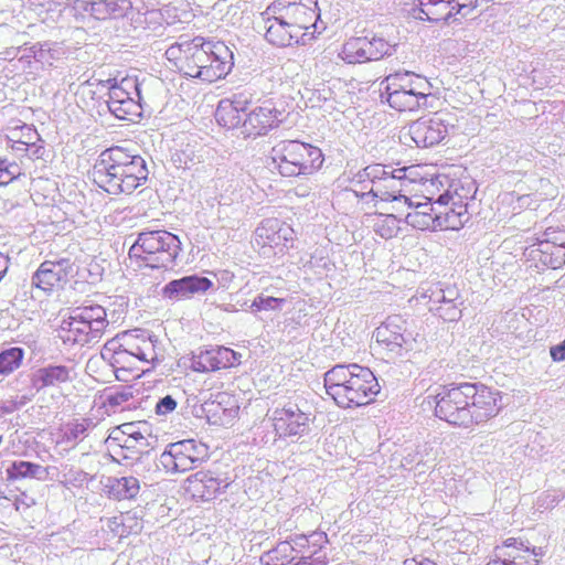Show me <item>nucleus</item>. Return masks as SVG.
Returning a JSON list of instances; mask_svg holds the SVG:
<instances>
[{
    "mask_svg": "<svg viewBox=\"0 0 565 565\" xmlns=\"http://www.w3.org/2000/svg\"><path fill=\"white\" fill-rule=\"evenodd\" d=\"M425 399L429 405L435 404L438 418L463 428L493 418L501 408L500 393L480 383L439 386Z\"/></svg>",
    "mask_w": 565,
    "mask_h": 565,
    "instance_id": "nucleus-1",
    "label": "nucleus"
},
{
    "mask_svg": "<svg viewBox=\"0 0 565 565\" xmlns=\"http://www.w3.org/2000/svg\"><path fill=\"white\" fill-rule=\"evenodd\" d=\"M146 160L122 147H111L100 152L89 175L105 192L131 194L148 180Z\"/></svg>",
    "mask_w": 565,
    "mask_h": 565,
    "instance_id": "nucleus-2",
    "label": "nucleus"
},
{
    "mask_svg": "<svg viewBox=\"0 0 565 565\" xmlns=\"http://www.w3.org/2000/svg\"><path fill=\"white\" fill-rule=\"evenodd\" d=\"M327 394L340 407H358L369 404L380 393L379 382L365 366L338 364L324 374Z\"/></svg>",
    "mask_w": 565,
    "mask_h": 565,
    "instance_id": "nucleus-3",
    "label": "nucleus"
},
{
    "mask_svg": "<svg viewBox=\"0 0 565 565\" xmlns=\"http://www.w3.org/2000/svg\"><path fill=\"white\" fill-rule=\"evenodd\" d=\"M413 167L393 169L383 164H371L360 170L352 179V184L359 186L361 193L354 190L356 196L369 200L393 201L412 206L413 201L407 196L408 185L414 182L408 172Z\"/></svg>",
    "mask_w": 565,
    "mask_h": 565,
    "instance_id": "nucleus-4",
    "label": "nucleus"
},
{
    "mask_svg": "<svg viewBox=\"0 0 565 565\" xmlns=\"http://www.w3.org/2000/svg\"><path fill=\"white\" fill-rule=\"evenodd\" d=\"M233 64V54L224 43L205 42L196 36L185 45L180 71L185 76L213 83L225 77Z\"/></svg>",
    "mask_w": 565,
    "mask_h": 565,
    "instance_id": "nucleus-5",
    "label": "nucleus"
},
{
    "mask_svg": "<svg viewBox=\"0 0 565 565\" xmlns=\"http://www.w3.org/2000/svg\"><path fill=\"white\" fill-rule=\"evenodd\" d=\"M381 86L382 99L385 98L390 107L397 111H415L429 107L428 99L431 95V84L412 72H396L386 76Z\"/></svg>",
    "mask_w": 565,
    "mask_h": 565,
    "instance_id": "nucleus-6",
    "label": "nucleus"
},
{
    "mask_svg": "<svg viewBox=\"0 0 565 565\" xmlns=\"http://www.w3.org/2000/svg\"><path fill=\"white\" fill-rule=\"evenodd\" d=\"M181 241L168 231L140 232L129 249V257L152 269H170L181 253Z\"/></svg>",
    "mask_w": 565,
    "mask_h": 565,
    "instance_id": "nucleus-7",
    "label": "nucleus"
},
{
    "mask_svg": "<svg viewBox=\"0 0 565 565\" xmlns=\"http://www.w3.org/2000/svg\"><path fill=\"white\" fill-rule=\"evenodd\" d=\"M271 161L282 177L310 175L323 163L321 149L298 140H282L271 149Z\"/></svg>",
    "mask_w": 565,
    "mask_h": 565,
    "instance_id": "nucleus-8",
    "label": "nucleus"
},
{
    "mask_svg": "<svg viewBox=\"0 0 565 565\" xmlns=\"http://www.w3.org/2000/svg\"><path fill=\"white\" fill-rule=\"evenodd\" d=\"M99 85L108 90L107 108L116 118L135 121L141 117L142 98L137 78L125 77L119 83L107 79Z\"/></svg>",
    "mask_w": 565,
    "mask_h": 565,
    "instance_id": "nucleus-9",
    "label": "nucleus"
},
{
    "mask_svg": "<svg viewBox=\"0 0 565 565\" xmlns=\"http://www.w3.org/2000/svg\"><path fill=\"white\" fill-rule=\"evenodd\" d=\"M209 458V447L194 439L169 444L158 458V466L169 473H182L199 467Z\"/></svg>",
    "mask_w": 565,
    "mask_h": 565,
    "instance_id": "nucleus-10",
    "label": "nucleus"
},
{
    "mask_svg": "<svg viewBox=\"0 0 565 565\" xmlns=\"http://www.w3.org/2000/svg\"><path fill=\"white\" fill-rule=\"evenodd\" d=\"M395 45L377 36H359L349 39L342 46L340 57L348 64L379 61L391 56Z\"/></svg>",
    "mask_w": 565,
    "mask_h": 565,
    "instance_id": "nucleus-11",
    "label": "nucleus"
},
{
    "mask_svg": "<svg viewBox=\"0 0 565 565\" xmlns=\"http://www.w3.org/2000/svg\"><path fill=\"white\" fill-rule=\"evenodd\" d=\"M122 341V348H127L136 364L140 366V372L145 373L154 367L160 362V353L157 348V338L146 331L131 330L119 334Z\"/></svg>",
    "mask_w": 565,
    "mask_h": 565,
    "instance_id": "nucleus-12",
    "label": "nucleus"
},
{
    "mask_svg": "<svg viewBox=\"0 0 565 565\" xmlns=\"http://www.w3.org/2000/svg\"><path fill=\"white\" fill-rule=\"evenodd\" d=\"M468 195H461L455 190V195L450 190L440 194L436 199L439 211L436 213L438 230L461 228L469 221Z\"/></svg>",
    "mask_w": 565,
    "mask_h": 565,
    "instance_id": "nucleus-13",
    "label": "nucleus"
},
{
    "mask_svg": "<svg viewBox=\"0 0 565 565\" xmlns=\"http://www.w3.org/2000/svg\"><path fill=\"white\" fill-rule=\"evenodd\" d=\"M232 480L226 473L200 470L185 480V491L195 500L210 501L230 487Z\"/></svg>",
    "mask_w": 565,
    "mask_h": 565,
    "instance_id": "nucleus-14",
    "label": "nucleus"
},
{
    "mask_svg": "<svg viewBox=\"0 0 565 565\" xmlns=\"http://www.w3.org/2000/svg\"><path fill=\"white\" fill-rule=\"evenodd\" d=\"M449 127L444 115L436 113L413 121L408 127V135L417 147L429 148L440 143L448 136Z\"/></svg>",
    "mask_w": 565,
    "mask_h": 565,
    "instance_id": "nucleus-15",
    "label": "nucleus"
},
{
    "mask_svg": "<svg viewBox=\"0 0 565 565\" xmlns=\"http://www.w3.org/2000/svg\"><path fill=\"white\" fill-rule=\"evenodd\" d=\"M270 420L275 437L287 438L306 434L310 418L297 404L288 403L281 408H276Z\"/></svg>",
    "mask_w": 565,
    "mask_h": 565,
    "instance_id": "nucleus-16",
    "label": "nucleus"
},
{
    "mask_svg": "<svg viewBox=\"0 0 565 565\" xmlns=\"http://www.w3.org/2000/svg\"><path fill=\"white\" fill-rule=\"evenodd\" d=\"M119 335L107 341L102 349L100 355L114 370L119 381H128V376L139 377L142 373L136 364L127 348H122Z\"/></svg>",
    "mask_w": 565,
    "mask_h": 565,
    "instance_id": "nucleus-17",
    "label": "nucleus"
},
{
    "mask_svg": "<svg viewBox=\"0 0 565 565\" xmlns=\"http://www.w3.org/2000/svg\"><path fill=\"white\" fill-rule=\"evenodd\" d=\"M294 236L295 232L288 224L278 218H266L255 230L254 244L263 249L279 247L282 250L294 242Z\"/></svg>",
    "mask_w": 565,
    "mask_h": 565,
    "instance_id": "nucleus-18",
    "label": "nucleus"
},
{
    "mask_svg": "<svg viewBox=\"0 0 565 565\" xmlns=\"http://www.w3.org/2000/svg\"><path fill=\"white\" fill-rule=\"evenodd\" d=\"M373 337L384 350L399 354L411 333H407V322L403 317L391 316L375 329Z\"/></svg>",
    "mask_w": 565,
    "mask_h": 565,
    "instance_id": "nucleus-19",
    "label": "nucleus"
},
{
    "mask_svg": "<svg viewBox=\"0 0 565 565\" xmlns=\"http://www.w3.org/2000/svg\"><path fill=\"white\" fill-rule=\"evenodd\" d=\"M242 354L226 347H215L193 356L192 369L196 372H211L234 367L241 364Z\"/></svg>",
    "mask_w": 565,
    "mask_h": 565,
    "instance_id": "nucleus-20",
    "label": "nucleus"
},
{
    "mask_svg": "<svg viewBox=\"0 0 565 565\" xmlns=\"http://www.w3.org/2000/svg\"><path fill=\"white\" fill-rule=\"evenodd\" d=\"M282 113L277 110L270 103L257 106L246 111L243 121V134L246 136H262L277 127L282 121Z\"/></svg>",
    "mask_w": 565,
    "mask_h": 565,
    "instance_id": "nucleus-21",
    "label": "nucleus"
},
{
    "mask_svg": "<svg viewBox=\"0 0 565 565\" xmlns=\"http://www.w3.org/2000/svg\"><path fill=\"white\" fill-rule=\"evenodd\" d=\"M213 281L204 276L189 275L169 281L162 289L164 298L171 300L190 299L203 295L213 287Z\"/></svg>",
    "mask_w": 565,
    "mask_h": 565,
    "instance_id": "nucleus-22",
    "label": "nucleus"
},
{
    "mask_svg": "<svg viewBox=\"0 0 565 565\" xmlns=\"http://www.w3.org/2000/svg\"><path fill=\"white\" fill-rule=\"evenodd\" d=\"M71 269L68 259L63 258L58 262L46 260L33 274L32 286L43 291H50L66 280Z\"/></svg>",
    "mask_w": 565,
    "mask_h": 565,
    "instance_id": "nucleus-23",
    "label": "nucleus"
},
{
    "mask_svg": "<svg viewBox=\"0 0 565 565\" xmlns=\"http://www.w3.org/2000/svg\"><path fill=\"white\" fill-rule=\"evenodd\" d=\"M74 8L89 13L96 20H106L124 17L131 3L129 0H76Z\"/></svg>",
    "mask_w": 565,
    "mask_h": 565,
    "instance_id": "nucleus-24",
    "label": "nucleus"
},
{
    "mask_svg": "<svg viewBox=\"0 0 565 565\" xmlns=\"http://www.w3.org/2000/svg\"><path fill=\"white\" fill-rule=\"evenodd\" d=\"M58 338L64 344H78L83 347L88 343L97 342L102 337L94 331V328L88 327L72 313L67 320L62 321Z\"/></svg>",
    "mask_w": 565,
    "mask_h": 565,
    "instance_id": "nucleus-25",
    "label": "nucleus"
},
{
    "mask_svg": "<svg viewBox=\"0 0 565 565\" xmlns=\"http://www.w3.org/2000/svg\"><path fill=\"white\" fill-rule=\"evenodd\" d=\"M526 255L540 270L558 269L565 265V246L534 243Z\"/></svg>",
    "mask_w": 565,
    "mask_h": 565,
    "instance_id": "nucleus-26",
    "label": "nucleus"
},
{
    "mask_svg": "<svg viewBox=\"0 0 565 565\" xmlns=\"http://www.w3.org/2000/svg\"><path fill=\"white\" fill-rule=\"evenodd\" d=\"M412 14L417 20L434 23L457 21L449 0H419L418 6L412 9Z\"/></svg>",
    "mask_w": 565,
    "mask_h": 565,
    "instance_id": "nucleus-27",
    "label": "nucleus"
},
{
    "mask_svg": "<svg viewBox=\"0 0 565 565\" xmlns=\"http://www.w3.org/2000/svg\"><path fill=\"white\" fill-rule=\"evenodd\" d=\"M547 183V180L535 175H530L526 181L520 182L516 185L518 191L507 194L511 201H513L514 198L516 199L518 206H514L513 210L535 209L539 205V202L545 199L542 193H539V190Z\"/></svg>",
    "mask_w": 565,
    "mask_h": 565,
    "instance_id": "nucleus-28",
    "label": "nucleus"
},
{
    "mask_svg": "<svg viewBox=\"0 0 565 565\" xmlns=\"http://www.w3.org/2000/svg\"><path fill=\"white\" fill-rule=\"evenodd\" d=\"M73 313L88 327L94 328V331L100 337L109 323L115 322L119 318V316L116 317V310L109 311L105 307L95 303L78 307Z\"/></svg>",
    "mask_w": 565,
    "mask_h": 565,
    "instance_id": "nucleus-29",
    "label": "nucleus"
},
{
    "mask_svg": "<svg viewBox=\"0 0 565 565\" xmlns=\"http://www.w3.org/2000/svg\"><path fill=\"white\" fill-rule=\"evenodd\" d=\"M34 395L45 387H55L72 381V370L65 365H47L36 370L31 376Z\"/></svg>",
    "mask_w": 565,
    "mask_h": 565,
    "instance_id": "nucleus-30",
    "label": "nucleus"
},
{
    "mask_svg": "<svg viewBox=\"0 0 565 565\" xmlns=\"http://www.w3.org/2000/svg\"><path fill=\"white\" fill-rule=\"evenodd\" d=\"M266 40L273 45L279 47L290 46L299 42L301 38L290 23L280 14L279 17L268 18L266 20Z\"/></svg>",
    "mask_w": 565,
    "mask_h": 565,
    "instance_id": "nucleus-31",
    "label": "nucleus"
},
{
    "mask_svg": "<svg viewBox=\"0 0 565 565\" xmlns=\"http://www.w3.org/2000/svg\"><path fill=\"white\" fill-rule=\"evenodd\" d=\"M247 102L238 97L234 99H222L215 110V119L220 126L226 129H234L243 126Z\"/></svg>",
    "mask_w": 565,
    "mask_h": 565,
    "instance_id": "nucleus-32",
    "label": "nucleus"
},
{
    "mask_svg": "<svg viewBox=\"0 0 565 565\" xmlns=\"http://www.w3.org/2000/svg\"><path fill=\"white\" fill-rule=\"evenodd\" d=\"M522 545V540L515 537L507 539L502 545L495 546L494 558L486 565H539L535 558L525 557L518 548Z\"/></svg>",
    "mask_w": 565,
    "mask_h": 565,
    "instance_id": "nucleus-33",
    "label": "nucleus"
},
{
    "mask_svg": "<svg viewBox=\"0 0 565 565\" xmlns=\"http://www.w3.org/2000/svg\"><path fill=\"white\" fill-rule=\"evenodd\" d=\"M139 491V480L132 476L108 477L105 482V492L108 498L114 500L121 501L135 499Z\"/></svg>",
    "mask_w": 565,
    "mask_h": 565,
    "instance_id": "nucleus-34",
    "label": "nucleus"
},
{
    "mask_svg": "<svg viewBox=\"0 0 565 565\" xmlns=\"http://www.w3.org/2000/svg\"><path fill=\"white\" fill-rule=\"evenodd\" d=\"M281 14L300 36L305 34L303 30H307L317 17L315 8L302 3H289Z\"/></svg>",
    "mask_w": 565,
    "mask_h": 565,
    "instance_id": "nucleus-35",
    "label": "nucleus"
},
{
    "mask_svg": "<svg viewBox=\"0 0 565 565\" xmlns=\"http://www.w3.org/2000/svg\"><path fill=\"white\" fill-rule=\"evenodd\" d=\"M93 426L94 423L89 418L70 422L62 428L61 437L56 444L66 445L73 448L78 443L84 440V438L87 436L88 429Z\"/></svg>",
    "mask_w": 565,
    "mask_h": 565,
    "instance_id": "nucleus-36",
    "label": "nucleus"
},
{
    "mask_svg": "<svg viewBox=\"0 0 565 565\" xmlns=\"http://www.w3.org/2000/svg\"><path fill=\"white\" fill-rule=\"evenodd\" d=\"M294 559L292 547L286 540L278 542L260 556L263 565H285Z\"/></svg>",
    "mask_w": 565,
    "mask_h": 565,
    "instance_id": "nucleus-37",
    "label": "nucleus"
},
{
    "mask_svg": "<svg viewBox=\"0 0 565 565\" xmlns=\"http://www.w3.org/2000/svg\"><path fill=\"white\" fill-rule=\"evenodd\" d=\"M134 21L152 35H162L166 30L163 14L160 10H147L143 13H138Z\"/></svg>",
    "mask_w": 565,
    "mask_h": 565,
    "instance_id": "nucleus-38",
    "label": "nucleus"
},
{
    "mask_svg": "<svg viewBox=\"0 0 565 565\" xmlns=\"http://www.w3.org/2000/svg\"><path fill=\"white\" fill-rule=\"evenodd\" d=\"M44 472L45 468L42 466L23 460L13 461L7 469L8 478L13 480L23 478H35L41 480L43 479Z\"/></svg>",
    "mask_w": 565,
    "mask_h": 565,
    "instance_id": "nucleus-39",
    "label": "nucleus"
},
{
    "mask_svg": "<svg viewBox=\"0 0 565 565\" xmlns=\"http://www.w3.org/2000/svg\"><path fill=\"white\" fill-rule=\"evenodd\" d=\"M373 230L382 238H392L399 231V220L393 214H379L373 220Z\"/></svg>",
    "mask_w": 565,
    "mask_h": 565,
    "instance_id": "nucleus-40",
    "label": "nucleus"
},
{
    "mask_svg": "<svg viewBox=\"0 0 565 565\" xmlns=\"http://www.w3.org/2000/svg\"><path fill=\"white\" fill-rule=\"evenodd\" d=\"M23 356V349L18 347L0 352V374L8 375L17 370L21 365Z\"/></svg>",
    "mask_w": 565,
    "mask_h": 565,
    "instance_id": "nucleus-41",
    "label": "nucleus"
},
{
    "mask_svg": "<svg viewBox=\"0 0 565 565\" xmlns=\"http://www.w3.org/2000/svg\"><path fill=\"white\" fill-rule=\"evenodd\" d=\"M405 222L414 228L425 230H438L436 214L428 212H415L411 211L405 215Z\"/></svg>",
    "mask_w": 565,
    "mask_h": 565,
    "instance_id": "nucleus-42",
    "label": "nucleus"
},
{
    "mask_svg": "<svg viewBox=\"0 0 565 565\" xmlns=\"http://www.w3.org/2000/svg\"><path fill=\"white\" fill-rule=\"evenodd\" d=\"M536 243L550 244L556 246H565V226L564 225H548L544 228L542 234L536 238Z\"/></svg>",
    "mask_w": 565,
    "mask_h": 565,
    "instance_id": "nucleus-43",
    "label": "nucleus"
},
{
    "mask_svg": "<svg viewBox=\"0 0 565 565\" xmlns=\"http://www.w3.org/2000/svg\"><path fill=\"white\" fill-rule=\"evenodd\" d=\"M132 396L131 387L122 386L106 393L104 404L115 412L117 407L124 406Z\"/></svg>",
    "mask_w": 565,
    "mask_h": 565,
    "instance_id": "nucleus-44",
    "label": "nucleus"
},
{
    "mask_svg": "<svg viewBox=\"0 0 565 565\" xmlns=\"http://www.w3.org/2000/svg\"><path fill=\"white\" fill-rule=\"evenodd\" d=\"M462 302L458 299L451 301L450 303H444L439 306H430L429 309L431 311H436L438 316L445 321H458L461 317L460 305Z\"/></svg>",
    "mask_w": 565,
    "mask_h": 565,
    "instance_id": "nucleus-45",
    "label": "nucleus"
},
{
    "mask_svg": "<svg viewBox=\"0 0 565 565\" xmlns=\"http://www.w3.org/2000/svg\"><path fill=\"white\" fill-rule=\"evenodd\" d=\"M34 397L33 390H28L21 396L12 397L11 399L0 401V417L7 414H11L14 411L24 406L28 402H30Z\"/></svg>",
    "mask_w": 565,
    "mask_h": 565,
    "instance_id": "nucleus-46",
    "label": "nucleus"
},
{
    "mask_svg": "<svg viewBox=\"0 0 565 565\" xmlns=\"http://www.w3.org/2000/svg\"><path fill=\"white\" fill-rule=\"evenodd\" d=\"M459 299V291L455 287L438 288L431 292L429 297L430 306H439L444 303H450L451 301Z\"/></svg>",
    "mask_w": 565,
    "mask_h": 565,
    "instance_id": "nucleus-47",
    "label": "nucleus"
},
{
    "mask_svg": "<svg viewBox=\"0 0 565 565\" xmlns=\"http://www.w3.org/2000/svg\"><path fill=\"white\" fill-rule=\"evenodd\" d=\"M564 495L556 491H546L537 497L535 502V509L539 512H544L546 510H551L555 508L562 500Z\"/></svg>",
    "mask_w": 565,
    "mask_h": 565,
    "instance_id": "nucleus-48",
    "label": "nucleus"
},
{
    "mask_svg": "<svg viewBox=\"0 0 565 565\" xmlns=\"http://www.w3.org/2000/svg\"><path fill=\"white\" fill-rule=\"evenodd\" d=\"M284 302L282 298L259 295L253 300L250 308L253 311L279 310Z\"/></svg>",
    "mask_w": 565,
    "mask_h": 565,
    "instance_id": "nucleus-49",
    "label": "nucleus"
},
{
    "mask_svg": "<svg viewBox=\"0 0 565 565\" xmlns=\"http://www.w3.org/2000/svg\"><path fill=\"white\" fill-rule=\"evenodd\" d=\"M478 7V0H452L451 8L455 18L459 14L462 18L467 17L473 9Z\"/></svg>",
    "mask_w": 565,
    "mask_h": 565,
    "instance_id": "nucleus-50",
    "label": "nucleus"
},
{
    "mask_svg": "<svg viewBox=\"0 0 565 565\" xmlns=\"http://www.w3.org/2000/svg\"><path fill=\"white\" fill-rule=\"evenodd\" d=\"M177 401L171 395H166L164 397H161L154 407V412L159 416H166L168 414H171L177 408Z\"/></svg>",
    "mask_w": 565,
    "mask_h": 565,
    "instance_id": "nucleus-51",
    "label": "nucleus"
},
{
    "mask_svg": "<svg viewBox=\"0 0 565 565\" xmlns=\"http://www.w3.org/2000/svg\"><path fill=\"white\" fill-rule=\"evenodd\" d=\"M191 41H183L180 43H175L171 45L167 51L166 55L168 60H175L179 62V67L182 65V58L184 56V49L186 44H190Z\"/></svg>",
    "mask_w": 565,
    "mask_h": 565,
    "instance_id": "nucleus-52",
    "label": "nucleus"
},
{
    "mask_svg": "<svg viewBox=\"0 0 565 565\" xmlns=\"http://www.w3.org/2000/svg\"><path fill=\"white\" fill-rule=\"evenodd\" d=\"M292 547V553H302L310 547L307 534H295L287 537Z\"/></svg>",
    "mask_w": 565,
    "mask_h": 565,
    "instance_id": "nucleus-53",
    "label": "nucleus"
},
{
    "mask_svg": "<svg viewBox=\"0 0 565 565\" xmlns=\"http://www.w3.org/2000/svg\"><path fill=\"white\" fill-rule=\"evenodd\" d=\"M408 209L415 211V212H428L436 214L437 211H439V207L436 203V200L433 201L431 199L425 198V202H414L412 206H407Z\"/></svg>",
    "mask_w": 565,
    "mask_h": 565,
    "instance_id": "nucleus-54",
    "label": "nucleus"
},
{
    "mask_svg": "<svg viewBox=\"0 0 565 565\" xmlns=\"http://www.w3.org/2000/svg\"><path fill=\"white\" fill-rule=\"evenodd\" d=\"M35 49H36V51L33 52V58L43 64L50 63V52H51L50 45L47 43H44V44L36 43Z\"/></svg>",
    "mask_w": 565,
    "mask_h": 565,
    "instance_id": "nucleus-55",
    "label": "nucleus"
},
{
    "mask_svg": "<svg viewBox=\"0 0 565 565\" xmlns=\"http://www.w3.org/2000/svg\"><path fill=\"white\" fill-rule=\"evenodd\" d=\"M309 545L312 547H317V550H322V547L328 543V536L324 532H311L307 535Z\"/></svg>",
    "mask_w": 565,
    "mask_h": 565,
    "instance_id": "nucleus-56",
    "label": "nucleus"
},
{
    "mask_svg": "<svg viewBox=\"0 0 565 565\" xmlns=\"http://www.w3.org/2000/svg\"><path fill=\"white\" fill-rule=\"evenodd\" d=\"M518 546L521 547V548H518V551L521 554L525 555V557L535 558L539 561V557H542L545 554L543 547H536V546L531 547L529 545H525L523 541H522V545L518 544Z\"/></svg>",
    "mask_w": 565,
    "mask_h": 565,
    "instance_id": "nucleus-57",
    "label": "nucleus"
},
{
    "mask_svg": "<svg viewBox=\"0 0 565 565\" xmlns=\"http://www.w3.org/2000/svg\"><path fill=\"white\" fill-rule=\"evenodd\" d=\"M21 137L25 139L20 142V145L22 146L34 143L35 140H41L38 131L30 126L24 125L23 127H21Z\"/></svg>",
    "mask_w": 565,
    "mask_h": 565,
    "instance_id": "nucleus-58",
    "label": "nucleus"
},
{
    "mask_svg": "<svg viewBox=\"0 0 565 565\" xmlns=\"http://www.w3.org/2000/svg\"><path fill=\"white\" fill-rule=\"evenodd\" d=\"M21 175L20 167L15 162H9L7 160L6 177L9 183L18 179Z\"/></svg>",
    "mask_w": 565,
    "mask_h": 565,
    "instance_id": "nucleus-59",
    "label": "nucleus"
},
{
    "mask_svg": "<svg viewBox=\"0 0 565 565\" xmlns=\"http://www.w3.org/2000/svg\"><path fill=\"white\" fill-rule=\"evenodd\" d=\"M550 353H551V358L554 361H556V362L564 361L565 360V340L562 343L552 347L550 350Z\"/></svg>",
    "mask_w": 565,
    "mask_h": 565,
    "instance_id": "nucleus-60",
    "label": "nucleus"
},
{
    "mask_svg": "<svg viewBox=\"0 0 565 565\" xmlns=\"http://www.w3.org/2000/svg\"><path fill=\"white\" fill-rule=\"evenodd\" d=\"M38 140L34 141V143L25 145V151H31V157L35 159H40L44 154V147L42 145L36 143Z\"/></svg>",
    "mask_w": 565,
    "mask_h": 565,
    "instance_id": "nucleus-61",
    "label": "nucleus"
},
{
    "mask_svg": "<svg viewBox=\"0 0 565 565\" xmlns=\"http://www.w3.org/2000/svg\"><path fill=\"white\" fill-rule=\"evenodd\" d=\"M309 556L316 565H327L329 563L327 554L322 553L321 550H315Z\"/></svg>",
    "mask_w": 565,
    "mask_h": 565,
    "instance_id": "nucleus-62",
    "label": "nucleus"
},
{
    "mask_svg": "<svg viewBox=\"0 0 565 565\" xmlns=\"http://www.w3.org/2000/svg\"><path fill=\"white\" fill-rule=\"evenodd\" d=\"M7 170V159L0 158V186H4L9 184V180L6 177Z\"/></svg>",
    "mask_w": 565,
    "mask_h": 565,
    "instance_id": "nucleus-63",
    "label": "nucleus"
},
{
    "mask_svg": "<svg viewBox=\"0 0 565 565\" xmlns=\"http://www.w3.org/2000/svg\"><path fill=\"white\" fill-rule=\"evenodd\" d=\"M34 51H36L35 44L28 46V47H23L22 55H21L20 60H26L29 62L30 58H33Z\"/></svg>",
    "mask_w": 565,
    "mask_h": 565,
    "instance_id": "nucleus-64",
    "label": "nucleus"
}]
</instances>
